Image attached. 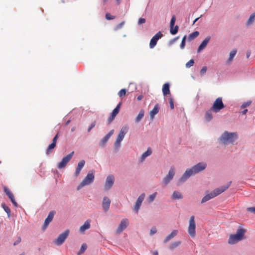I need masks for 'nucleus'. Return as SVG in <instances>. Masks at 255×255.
<instances>
[{
  "label": "nucleus",
  "instance_id": "nucleus-57",
  "mask_svg": "<svg viewBox=\"0 0 255 255\" xmlns=\"http://www.w3.org/2000/svg\"><path fill=\"white\" fill-rule=\"evenodd\" d=\"M247 211L252 213H255V207H249L247 208Z\"/></svg>",
  "mask_w": 255,
  "mask_h": 255
},
{
  "label": "nucleus",
  "instance_id": "nucleus-21",
  "mask_svg": "<svg viewBox=\"0 0 255 255\" xmlns=\"http://www.w3.org/2000/svg\"><path fill=\"white\" fill-rule=\"evenodd\" d=\"M159 110V105L158 104L155 105L153 109L150 112V117L152 120L154 119L155 115L158 113Z\"/></svg>",
  "mask_w": 255,
  "mask_h": 255
},
{
  "label": "nucleus",
  "instance_id": "nucleus-53",
  "mask_svg": "<svg viewBox=\"0 0 255 255\" xmlns=\"http://www.w3.org/2000/svg\"><path fill=\"white\" fill-rule=\"evenodd\" d=\"M10 201H11L12 203L13 204V205L15 207H17V203L16 202L15 199H14V196H13L11 198H9Z\"/></svg>",
  "mask_w": 255,
  "mask_h": 255
},
{
  "label": "nucleus",
  "instance_id": "nucleus-58",
  "mask_svg": "<svg viewBox=\"0 0 255 255\" xmlns=\"http://www.w3.org/2000/svg\"><path fill=\"white\" fill-rule=\"evenodd\" d=\"M114 131V129L111 130L106 135L110 138L113 135Z\"/></svg>",
  "mask_w": 255,
  "mask_h": 255
},
{
  "label": "nucleus",
  "instance_id": "nucleus-15",
  "mask_svg": "<svg viewBox=\"0 0 255 255\" xmlns=\"http://www.w3.org/2000/svg\"><path fill=\"white\" fill-rule=\"evenodd\" d=\"M145 197V194L144 193L141 194L138 198H137V200H136L135 204L134 206V210L136 213H137L138 211V210L140 208V207L141 205V203L142 201H143Z\"/></svg>",
  "mask_w": 255,
  "mask_h": 255
},
{
  "label": "nucleus",
  "instance_id": "nucleus-11",
  "mask_svg": "<svg viewBox=\"0 0 255 255\" xmlns=\"http://www.w3.org/2000/svg\"><path fill=\"white\" fill-rule=\"evenodd\" d=\"M74 154V151L72 152L70 154L67 155L66 156H64L62 160L58 163L57 165V167L59 169H62L64 168L66 164L70 161L73 155Z\"/></svg>",
  "mask_w": 255,
  "mask_h": 255
},
{
  "label": "nucleus",
  "instance_id": "nucleus-31",
  "mask_svg": "<svg viewBox=\"0 0 255 255\" xmlns=\"http://www.w3.org/2000/svg\"><path fill=\"white\" fill-rule=\"evenodd\" d=\"M255 20V12H254L253 14L251 15L249 19L247 22V24L248 25L252 24Z\"/></svg>",
  "mask_w": 255,
  "mask_h": 255
},
{
  "label": "nucleus",
  "instance_id": "nucleus-30",
  "mask_svg": "<svg viewBox=\"0 0 255 255\" xmlns=\"http://www.w3.org/2000/svg\"><path fill=\"white\" fill-rule=\"evenodd\" d=\"M144 115V112L143 110H141L135 118V122L138 123L143 117Z\"/></svg>",
  "mask_w": 255,
  "mask_h": 255
},
{
  "label": "nucleus",
  "instance_id": "nucleus-22",
  "mask_svg": "<svg viewBox=\"0 0 255 255\" xmlns=\"http://www.w3.org/2000/svg\"><path fill=\"white\" fill-rule=\"evenodd\" d=\"M178 233V231L176 230H173L171 234H170L168 236L166 237V238L165 239L164 241V243H166L168 242L169 240L173 238L175 236L177 235Z\"/></svg>",
  "mask_w": 255,
  "mask_h": 255
},
{
  "label": "nucleus",
  "instance_id": "nucleus-14",
  "mask_svg": "<svg viewBox=\"0 0 255 255\" xmlns=\"http://www.w3.org/2000/svg\"><path fill=\"white\" fill-rule=\"evenodd\" d=\"M59 136V133H58L53 138L52 142L48 146L46 151V154L47 155H49L50 153H51L52 150L55 148L56 146V142L57 139Z\"/></svg>",
  "mask_w": 255,
  "mask_h": 255
},
{
  "label": "nucleus",
  "instance_id": "nucleus-6",
  "mask_svg": "<svg viewBox=\"0 0 255 255\" xmlns=\"http://www.w3.org/2000/svg\"><path fill=\"white\" fill-rule=\"evenodd\" d=\"M128 129V128L127 126L122 127L115 142V147L119 148L120 146L121 142L124 139L125 134L127 133Z\"/></svg>",
  "mask_w": 255,
  "mask_h": 255
},
{
  "label": "nucleus",
  "instance_id": "nucleus-38",
  "mask_svg": "<svg viewBox=\"0 0 255 255\" xmlns=\"http://www.w3.org/2000/svg\"><path fill=\"white\" fill-rule=\"evenodd\" d=\"M178 26L177 25L174 27H170V32L172 35L176 34L178 32Z\"/></svg>",
  "mask_w": 255,
  "mask_h": 255
},
{
  "label": "nucleus",
  "instance_id": "nucleus-60",
  "mask_svg": "<svg viewBox=\"0 0 255 255\" xmlns=\"http://www.w3.org/2000/svg\"><path fill=\"white\" fill-rule=\"evenodd\" d=\"M151 253L152 255H158V253L157 251H153Z\"/></svg>",
  "mask_w": 255,
  "mask_h": 255
},
{
  "label": "nucleus",
  "instance_id": "nucleus-37",
  "mask_svg": "<svg viewBox=\"0 0 255 255\" xmlns=\"http://www.w3.org/2000/svg\"><path fill=\"white\" fill-rule=\"evenodd\" d=\"M4 192L7 195L9 198H11L13 196V194L11 192L10 190L6 187L4 188Z\"/></svg>",
  "mask_w": 255,
  "mask_h": 255
},
{
  "label": "nucleus",
  "instance_id": "nucleus-33",
  "mask_svg": "<svg viewBox=\"0 0 255 255\" xmlns=\"http://www.w3.org/2000/svg\"><path fill=\"white\" fill-rule=\"evenodd\" d=\"M181 244L180 241H176L173 243H172L169 246V248L170 250H174V249L176 248L177 247H178Z\"/></svg>",
  "mask_w": 255,
  "mask_h": 255
},
{
  "label": "nucleus",
  "instance_id": "nucleus-43",
  "mask_svg": "<svg viewBox=\"0 0 255 255\" xmlns=\"http://www.w3.org/2000/svg\"><path fill=\"white\" fill-rule=\"evenodd\" d=\"M186 39V36L185 35L183 37L181 44H180V47L181 49H183L185 47Z\"/></svg>",
  "mask_w": 255,
  "mask_h": 255
},
{
  "label": "nucleus",
  "instance_id": "nucleus-28",
  "mask_svg": "<svg viewBox=\"0 0 255 255\" xmlns=\"http://www.w3.org/2000/svg\"><path fill=\"white\" fill-rule=\"evenodd\" d=\"M212 110L210 109L209 110L206 112L205 118L207 121H210L212 119L213 116L212 114Z\"/></svg>",
  "mask_w": 255,
  "mask_h": 255
},
{
  "label": "nucleus",
  "instance_id": "nucleus-42",
  "mask_svg": "<svg viewBox=\"0 0 255 255\" xmlns=\"http://www.w3.org/2000/svg\"><path fill=\"white\" fill-rule=\"evenodd\" d=\"M162 36V34L161 33L160 31H159L157 32L153 37L155 39H156L157 41Z\"/></svg>",
  "mask_w": 255,
  "mask_h": 255
},
{
  "label": "nucleus",
  "instance_id": "nucleus-23",
  "mask_svg": "<svg viewBox=\"0 0 255 255\" xmlns=\"http://www.w3.org/2000/svg\"><path fill=\"white\" fill-rule=\"evenodd\" d=\"M237 53V50L234 49L231 51L230 53V56L228 59L227 60L226 63L228 64H230L232 62L235 56L236 55Z\"/></svg>",
  "mask_w": 255,
  "mask_h": 255
},
{
  "label": "nucleus",
  "instance_id": "nucleus-18",
  "mask_svg": "<svg viewBox=\"0 0 255 255\" xmlns=\"http://www.w3.org/2000/svg\"><path fill=\"white\" fill-rule=\"evenodd\" d=\"M91 221L90 220H87L84 223V224L80 228L79 232L81 233H84L86 230L90 229L91 227Z\"/></svg>",
  "mask_w": 255,
  "mask_h": 255
},
{
  "label": "nucleus",
  "instance_id": "nucleus-29",
  "mask_svg": "<svg viewBox=\"0 0 255 255\" xmlns=\"http://www.w3.org/2000/svg\"><path fill=\"white\" fill-rule=\"evenodd\" d=\"M121 105H122L121 103H119L118 104V105L117 106L116 108L113 111L112 113H111L112 115H113L115 117H116V116L119 113Z\"/></svg>",
  "mask_w": 255,
  "mask_h": 255
},
{
  "label": "nucleus",
  "instance_id": "nucleus-51",
  "mask_svg": "<svg viewBox=\"0 0 255 255\" xmlns=\"http://www.w3.org/2000/svg\"><path fill=\"white\" fill-rule=\"evenodd\" d=\"M251 104V102H250V101L247 102L246 103H244L242 105L241 107L242 108H244L247 107L249 106Z\"/></svg>",
  "mask_w": 255,
  "mask_h": 255
},
{
  "label": "nucleus",
  "instance_id": "nucleus-56",
  "mask_svg": "<svg viewBox=\"0 0 255 255\" xmlns=\"http://www.w3.org/2000/svg\"><path fill=\"white\" fill-rule=\"evenodd\" d=\"M21 242V238L20 237H18L17 240L14 242L13 246H16L18 245L19 243H20Z\"/></svg>",
  "mask_w": 255,
  "mask_h": 255
},
{
  "label": "nucleus",
  "instance_id": "nucleus-12",
  "mask_svg": "<svg viewBox=\"0 0 255 255\" xmlns=\"http://www.w3.org/2000/svg\"><path fill=\"white\" fill-rule=\"evenodd\" d=\"M115 178L112 175H109L107 176L105 183V190H109L113 185L114 183Z\"/></svg>",
  "mask_w": 255,
  "mask_h": 255
},
{
  "label": "nucleus",
  "instance_id": "nucleus-63",
  "mask_svg": "<svg viewBox=\"0 0 255 255\" xmlns=\"http://www.w3.org/2000/svg\"><path fill=\"white\" fill-rule=\"evenodd\" d=\"M200 17H198L195 19V20L193 22V24L199 19Z\"/></svg>",
  "mask_w": 255,
  "mask_h": 255
},
{
  "label": "nucleus",
  "instance_id": "nucleus-61",
  "mask_svg": "<svg viewBox=\"0 0 255 255\" xmlns=\"http://www.w3.org/2000/svg\"><path fill=\"white\" fill-rule=\"evenodd\" d=\"M250 55H251V52L250 51H248L247 53V58H249V57L250 56Z\"/></svg>",
  "mask_w": 255,
  "mask_h": 255
},
{
  "label": "nucleus",
  "instance_id": "nucleus-40",
  "mask_svg": "<svg viewBox=\"0 0 255 255\" xmlns=\"http://www.w3.org/2000/svg\"><path fill=\"white\" fill-rule=\"evenodd\" d=\"M194 63V60L193 59H191L187 63H186V67L187 68H190L193 65Z\"/></svg>",
  "mask_w": 255,
  "mask_h": 255
},
{
  "label": "nucleus",
  "instance_id": "nucleus-45",
  "mask_svg": "<svg viewBox=\"0 0 255 255\" xmlns=\"http://www.w3.org/2000/svg\"><path fill=\"white\" fill-rule=\"evenodd\" d=\"M156 194H157V193L155 192L153 194H152V195H150L149 196V200L150 202H152V201H153L154 200V199H155V197L156 196Z\"/></svg>",
  "mask_w": 255,
  "mask_h": 255
},
{
  "label": "nucleus",
  "instance_id": "nucleus-46",
  "mask_svg": "<svg viewBox=\"0 0 255 255\" xmlns=\"http://www.w3.org/2000/svg\"><path fill=\"white\" fill-rule=\"evenodd\" d=\"M169 102L170 108L171 109H173L174 108L173 99L172 98H170L169 99Z\"/></svg>",
  "mask_w": 255,
  "mask_h": 255
},
{
  "label": "nucleus",
  "instance_id": "nucleus-25",
  "mask_svg": "<svg viewBox=\"0 0 255 255\" xmlns=\"http://www.w3.org/2000/svg\"><path fill=\"white\" fill-rule=\"evenodd\" d=\"M162 92L164 96L170 94L169 84L165 83L162 87Z\"/></svg>",
  "mask_w": 255,
  "mask_h": 255
},
{
  "label": "nucleus",
  "instance_id": "nucleus-4",
  "mask_svg": "<svg viewBox=\"0 0 255 255\" xmlns=\"http://www.w3.org/2000/svg\"><path fill=\"white\" fill-rule=\"evenodd\" d=\"M245 232V230L242 228L238 229L236 234L230 235L228 240V243L231 245H234L239 241H241L243 239Z\"/></svg>",
  "mask_w": 255,
  "mask_h": 255
},
{
  "label": "nucleus",
  "instance_id": "nucleus-32",
  "mask_svg": "<svg viewBox=\"0 0 255 255\" xmlns=\"http://www.w3.org/2000/svg\"><path fill=\"white\" fill-rule=\"evenodd\" d=\"M87 246L85 243H84L82 245L81 249L79 252L77 253V255H81L83 254L85 251L87 250Z\"/></svg>",
  "mask_w": 255,
  "mask_h": 255
},
{
  "label": "nucleus",
  "instance_id": "nucleus-9",
  "mask_svg": "<svg viewBox=\"0 0 255 255\" xmlns=\"http://www.w3.org/2000/svg\"><path fill=\"white\" fill-rule=\"evenodd\" d=\"M195 228L196 224L194 219V216H192L190 218L189 225L188 228V233L192 237H194L195 236Z\"/></svg>",
  "mask_w": 255,
  "mask_h": 255
},
{
  "label": "nucleus",
  "instance_id": "nucleus-59",
  "mask_svg": "<svg viewBox=\"0 0 255 255\" xmlns=\"http://www.w3.org/2000/svg\"><path fill=\"white\" fill-rule=\"evenodd\" d=\"M143 96L142 95H140L137 97V100L138 101H140L143 99Z\"/></svg>",
  "mask_w": 255,
  "mask_h": 255
},
{
  "label": "nucleus",
  "instance_id": "nucleus-62",
  "mask_svg": "<svg viewBox=\"0 0 255 255\" xmlns=\"http://www.w3.org/2000/svg\"><path fill=\"white\" fill-rule=\"evenodd\" d=\"M248 110L247 109L244 110L243 112H242V114L243 115H245L246 114V113L247 112Z\"/></svg>",
  "mask_w": 255,
  "mask_h": 255
},
{
  "label": "nucleus",
  "instance_id": "nucleus-44",
  "mask_svg": "<svg viewBox=\"0 0 255 255\" xmlns=\"http://www.w3.org/2000/svg\"><path fill=\"white\" fill-rule=\"evenodd\" d=\"M125 24V21H122L120 24H118L115 28V30L117 31L121 28Z\"/></svg>",
  "mask_w": 255,
  "mask_h": 255
},
{
  "label": "nucleus",
  "instance_id": "nucleus-47",
  "mask_svg": "<svg viewBox=\"0 0 255 255\" xmlns=\"http://www.w3.org/2000/svg\"><path fill=\"white\" fill-rule=\"evenodd\" d=\"M106 18L108 20H112V19H114L115 18V16L112 15L110 13H107L106 14Z\"/></svg>",
  "mask_w": 255,
  "mask_h": 255
},
{
  "label": "nucleus",
  "instance_id": "nucleus-55",
  "mask_svg": "<svg viewBox=\"0 0 255 255\" xmlns=\"http://www.w3.org/2000/svg\"><path fill=\"white\" fill-rule=\"evenodd\" d=\"M157 232L156 229L155 227H152L150 230V235H152L156 233Z\"/></svg>",
  "mask_w": 255,
  "mask_h": 255
},
{
  "label": "nucleus",
  "instance_id": "nucleus-34",
  "mask_svg": "<svg viewBox=\"0 0 255 255\" xmlns=\"http://www.w3.org/2000/svg\"><path fill=\"white\" fill-rule=\"evenodd\" d=\"M110 138L107 136V135H105L104 136V137L102 139L100 143V145L101 147H104L105 146L106 143H107V142L108 141V140H109Z\"/></svg>",
  "mask_w": 255,
  "mask_h": 255
},
{
  "label": "nucleus",
  "instance_id": "nucleus-27",
  "mask_svg": "<svg viewBox=\"0 0 255 255\" xmlns=\"http://www.w3.org/2000/svg\"><path fill=\"white\" fill-rule=\"evenodd\" d=\"M199 35V32L197 31H194L190 34L188 37V41H191L196 38Z\"/></svg>",
  "mask_w": 255,
  "mask_h": 255
},
{
  "label": "nucleus",
  "instance_id": "nucleus-17",
  "mask_svg": "<svg viewBox=\"0 0 255 255\" xmlns=\"http://www.w3.org/2000/svg\"><path fill=\"white\" fill-rule=\"evenodd\" d=\"M111 200L107 197H104L102 202V207L103 210L107 212L109 210L110 206Z\"/></svg>",
  "mask_w": 255,
  "mask_h": 255
},
{
  "label": "nucleus",
  "instance_id": "nucleus-41",
  "mask_svg": "<svg viewBox=\"0 0 255 255\" xmlns=\"http://www.w3.org/2000/svg\"><path fill=\"white\" fill-rule=\"evenodd\" d=\"M175 20H176V17L174 15H173L172 16V18H171V21H170V27H174V24H175Z\"/></svg>",
  "mask_w": 255,
  "mask_h": 255
},
{
  "label": "nucleus",
  "instance_id": "nucleus-1",
  "mask_svg": "<svg viewBox=\"0 0 255 255\" xmlns=\"http://www.w3.org/2000/svg\"><path fill=\"white\" fill-rule=\"evenodd\" d=\"M207 167L205 162H200L191 168L187 169L182 176L179 179V183H182L193 174L198 173L204 170Z\"/></svg>",
  "mask_w": 255,
  "mask_h": 255
},
{
  "label": "nucleus",
  "instance_id": "nucleus-24",
  "mask_svg": "<svg viewBox=\"0 0 255 255\" xmlns=\"http://www.w3.org/2000/svg\"><path fill=\"white\" fill-rule=\"evenodd\" d=\"M152 153V150L150 147L147 148L146 151L144 152L141 156V161H143L148 156L150 155Z\"/></svg>",
  "mask_w": 255,
  "mask_h": 255
},
{
  "label": "nucleus",
  "instance_id": "nucleus-36",
  "mask_svg": "<svg viewBox=\"0 0 255 255\" xmlns=\"http://www.w3.org/2000/svg\"><path fill=\"white\" fill-rule=\"evenodd\" d=\"M127 91L125 89L121 90L118 93V96L123 99L126 95Z\"/></svg>",
  "mask_w": 255,
  "mask_h": 255
},
{
  "label": "nucleus",
  "instance_id": "nucleus-39",
  "mask_svg": "<svg viewBox=\"0 0 255 255\" xmlns=\"http://www.w3.org/2000/svg\"><path fill=\"white\" fill-rule=\"evenodd\" d=\"M157 40L155 39L154 38H152L150 40L149 46L151 48H153L156 44Z\"/></svg>",
  "mask_w": 255,
  "mask_h": 255
},
{
  "label": "nucleus",
  "instance_id": "nucleus-64",
  "mask_svg": "<svg viewBox=\"0 0 255 255\" xmlns=\"http://www.w3.org/2000/svg\"><path fill=\"white\" fill-rule=\"evenodd\" d=\"M75 130V127H73L71 129V131H74V130Z\"/></svg>",
  "mask_w": 255,
  "mask_h": 255
},
{
  "label": "nucleus",
  "instance_id": "nucleus-54",
  "mask_svg": "<svg viewBox=\"0 0 255 255\" xmlns=\"http://www.w3.org/2000/svg\"><path fill=\"white\" fill-rule=\"evenodd\" d=\"M145 22V19L143 18H140L138 19V24H141L144 23Z\"/></svg>",
  "mask_w": 255,
  "mask_h": 255
},
{
  "label": "nucleus",
  "instance_id": "nucleus-8",
  "mask_svg": "<svg viewBox=\"0 0 255 255\" xmlns=\"http://www.w3.org/2000/svg\"><path fill=\"white\" fill-rule=\"evenodd\" d=\"M69 234V231L68 230H65L63 233L60 234L58 237L56 239L54 243L57 246H61L64 243L65 240L68 237Z\"/></svg>",
  "mask_w": 255,
  "mask_h": 255
},
{
  "label": "nucleus",
  "instance_id": "nucleus-2",
  "mask_svg": "<svg viewBox=\"0 0 255 255\" xmlns=\"http://www.w3.org/2000/svg\"><path fill=\"white\" fill-rule=\"evenodd\" d=\"M232 182H229L226 185L223 186L221 187L215 189L213 192L207 194L202 199L201 203H204L207 201L216 197L220 195L225 191H226L230 186Z\"/></svg>",
  "mask_w": 255,
  "mask_h": 255
},
{
  "label": "nucleus",
  "instance_id": "nucleus-48",
  "mask_svg": "<svg viewBox=\"0 0 255 255\" xmlns=\"http://www.w3.org/2000/svg\"><path fill=\"white\" fill-rule=\"evenodd\" d=\"M207 70V68L206 66H204L202 67V68L200 70V74L201 75H203L205 74Z\"/></svg>",
  "mask_w": 255,
  "mask_h": 255
},
{
  "label": "nucleus",
  "instance_id": "nucleus-7",
  "mask_svg": "<svg viewBox=\"0 0 255 255\" xmlns=\"http://www.w3.org/2000/svg\"><path fill=\"white\" fill-rule=\"evenodd\" d=\"M225 107V106L222 101V98L219 97L216 99L211 109L213 112L218 113Z\"/></svg>",
  "mask_w": 255,
  "mask_h": 255
},
{
  "label": "nucleus",
  "instance_id": "nucleus-35",
  "mask_svg": "<svg viewBox=\"0 0 255 255\" xmlns=\"http://www.w3.org/2000/svg\"><path fill=\"white\" fill-rule=\"evenodd\" d=\"M1 206L5 212L7 214L8 217H9L10 214V209L4 203H2Z\"/></svg>",
  "mask_w": 255,
  "mask_h": 255
},
{
  "label": "nucleus",
  "instance_id": "nucleus-16",
  "mask_svg": "<svg viewBox=\"0 0 255 255\" xmlns=\"http://www.w3.org/2000/svg\"><path fill=\"white\" fill-rule=\"evenodd\" d=\"M54 212L53 211H51L49 213V214H48L47 218L45 219L44 223L43 224V230H45L47 228V227L48 226L49 224L52 221V220H53V218L54 217Z\"/></svg>",
  "mask_w": 255,
  "mask_h": 255
},
{
  "label": "nucleus",
  "instance_id": "nucleus-49",
  "mask_svg": "<svg viewBox=\"0 0 255 255\" xmlns=\"http://www.w3.org/2000/svg\"><path fill=\"white\" fill-rule=\"evenodd\" d=\"M115 118V117L114 116H113V115H111V116H110V117L108 119V124H110L114 120Z\"/></svg>",
  "mask_w": 255,
  "mask_h": 255
},
{
  "label": "nucleus",
  "instance_id": "nucleus-19",
  "mask_svg": "<svg viewBox=\"0 0 255 255\" xmlns=\"http://www.w3.org/2000/svg\"><path fill=\"white\" fill-rule=\"evenodd\" d=\"M85 161L84 160H81L78 163V166L76 169V171L74 173L75 176L77 177L79 175L81 169H82V168L84 167V166L85 165Z\"/></svg>",
  "mask_w": 255,
  "mask_h": 255
},
{
  "label": "nucleus",
  "instance_id": "nucleus-3",
  "mask_svg": "<svg viewBox=\"0 0 255 255\" xmlns=\"http://www.w3.org/2000/svg\"><path fill=\"white\" fill-rule=\"evenodd\" d=\"M237 137L238 135L236 132H228L226 131L222 134L220 140L222 143L227 144L232 143Z\"/></svg>",
  "mask_w": 255,
  "mask_h": 255
},
{
  "label": "nucleus",
  "instance_id": "nucleus-20",
  "mask_svg": "<svg viewBox=\"0 0 255 255\" xmlns=\"http://www.w3.org/2000/svg\"><path fill=\"white\" fill-rule=\"evenodd\" d=\"M210 39V37H207L201 43L198 49V52H200L201 50H203L207 45L209 40Z\"/></svg>",
  "mask_w": 255,
  "mask_h": 255
},
{
  "label": "nucleus",
  "instance_id": "nucleus-26",
  "mask_svg": "<svg viewBox=\"0 0 255 255\" xmlns=\"http://www.w3.org/2000/svg\"><path fill=\"white\" fill-rule=\"evenodd\" d=\"M172 198L173 199H181L183 198V196L178 191H174L172 195Z\"/></svg>",
  "mask_w": 255,
  "mask_h": 255
},
{
  "label": "nucleus",
  "instance_id": "nucleus-52",
  "mask_svg": "<svg viewBox=\"0 0 255 255\" xmlns=\"http://www.w3.org/2000/svg\"><path fill=\"white\" fill-rule=\"evenodd\" d=\"M10 201H11L12 203L13 204V205L15 207H17V203L16 202L15 199H14V196H13L11 198H9Z\"/></svg>",
  "mask_w": 255,
  "mask_h": 255
},
{
  "label": "nucleus",
  "instance_id": "nucleus-10",
  "mask_svg": "<svg viewBox=\"0 0 255 255\" xmlns=\"http://www.w3.org/2000/svg\"><path fill=\"white\" fill-rule=\"evenodd\" d=\"M175 168L173 166H172L168 174L163 178L162 180V183L164 186H166L170 181L173 179L174 175H175Z\"/></svg>",
  "mask_w": 255,
  "mask_h": 255
},
{
  "label": "nucleus",
  "instance_id": "nucleus-5",
  "mask_svg": "<svg viewBox=\"0 0 255 255\" xmlns=\"http://www.w3.org/2000/svg\"><path fill=\"white\" fill-rule=\"evenodd\" d=\"M94 172V171L93 170L89 171L87 175L78 186V189H80L85 186L90 185L93 182L95 178Z\"/></svg>",
  "mask_w": 255,
  "mask_h": 255
},
{
  "label": "nucleus",
  "instance_id": "nucleus-13",
  "mask_svg": "<svg viewBox=\"0 0 255 255\" xmlns=\"http://www.w3.org/2000/svg\"><path fill=\"white\" fill-rule=\"evenodd\" d=\"M129 222L127 219H123L118 228L117 229L116 232L117 234L121 233L128 225Z\"/></svg>",
  "mask_w": 255,
  "mask_h": 255
},
{
  "label": "nucleus",
  "instance_id": "nucleus-50",
  "mask_svg": "<svg viewBox=\"0 0 255 255\" xmlns=\"http://www.w3.org/2000/svg\"><path fill=\"white\" fill-rule=\"evenodd\" d=\"M95 125H96V122L94 121L91 124L90 127L88 128V131L90 132L91 131V130L95 126Z\"/></svg>",
  "mask_w": 255,
  "mask_h": 255
}]
</instances>
